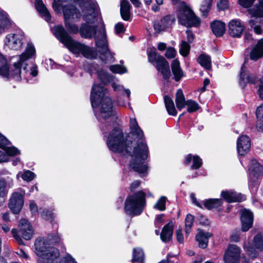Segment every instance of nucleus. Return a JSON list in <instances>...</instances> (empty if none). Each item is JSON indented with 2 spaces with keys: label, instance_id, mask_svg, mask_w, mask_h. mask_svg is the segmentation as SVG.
<instances>
[{
  "label": "nucleus",
  "instance_id": "obj_1",
  "mask_svg": "<svg viewBox=\"0 0 263 263\" xmlns=\"http://www.w3.org/2000/svg\"><path fill=\"white\" fill-rule=\"evenodd\" d=\"M129 127L130 134L138 139L137 146L134 147L133 151V158L130 167L135 172L140 174H143L147 172L148 167L144 164L143 161L148 157V147L147 145L143 142V133L139 126L136 119H130Z\"/></svg>",
  "mask_w": 263,
  "mask_h": 263
},
{
  "label": "nucleus",
  "instance_id": "obj_2",
  "mask_svg": "<svg viewBox=\"0 0 263 263\" xmlns=\"http://www.w3.org/2000/svg\"><path fill=\"white\" fill-rule=\"evenodd\" d=\"M35 54V49L33 45L31 43L27 44L25 51L19 56L18 60L14 63L12 67L10 68L6 77L8 79H13L16 81H21L22 73L24 78L25 74L30 70V74L33 77L37 76L38 72L36 67H31L28 69L27 61L34 57Z\"/></svg>",
  "mask_w": 263,
  "mask_h": 263
},
{
  "label": "nucleus",
  "instance_id": "obj_3",
  "mask_svg": "<svg viewBox=\"0 0 263 263\" xmlns=\"http://www.w3.org/2000/svg\"><path fill=\"white\" fill-rule=\"evenodd\" d=\"M107 90L100 85H93L90 95V101L93 108L98 106V112L96 114L98 119H106L112 115V102L106 96Z\"/></svg>",
  "mask_w": 263,
  "mask_h": 263
},
{
  "label": "nucleus",
  "instance_id": "obj_4",
  "mask_svg": "<svg viewBox=\"0 0 263 263\" xmlns=\"http://www.w3.org/2000/svg\"><path fill=\"white\" fill-rule=\"evenodd\" d=\"M89 23H82L80 28V33L82 37L95 39L96 45L99 49V51L101 55L108 58L111 56L110 51L108 47L106 40V34L104 27H101L97 30V26H91Z\"/></svg>",
  "mask_w": 263,
  "mask_h": 263
},
{
  "label": "nucleus",
  "instance_id": "obj_5",
  "mask_svg": "<svg viewBox=\"0 0 263 263\" xmlns=\"http://www.w3.org/2000/svg\"><path fill=\"white\" fill-rule=\"evenodd\" d=\"M107 144L112 152L123 155H131L132 149L129 143L125 140L122 130L119 127L114 128L110 133L107 139Z\"/></svg>",
  "mask_w": 263,
  "mask_h": 263
},
{
  "label": "nucleus",
  "instance_id": "obj_6",
  "mask_svg": "<svg viewBox=\"0 0 263 263\" xmlns=\"http://www.w3.org/2000/svg\"><path fill=\"white\" fill-rule=\"evenodd\" d=\"M145 205V194L139 191L128 196L125 200L124 210L126 214L130 216L140 215Z\"/></svg>",
  "mask_w": 263,
  "mask_h": 263
},
{
  "label": "nucleus",
  "instance_id": "obj_7",
  "mask_svg": "<svg viewBox=\"0 0 263 263\" xmlns=\"http://www.w3.org/2000/svg\"><path fill=\"white\" fill-rule=\"evenodd\" d=\"M53 32L60 42L64 44L70 51L74 54L81 53L84 44L73 40L62 25L55 26L53 29Z\"/></svg>",
  "mask_w": 263,
  "mask_h": 263
},
{
  "label": "nucleus",
  "instance_id": "obj_8",
  "mask_svg": "<svg viewBox=\"0 0 263 263\" xmlns=\"http://www.w3.org/2000/svg\"><path fill=\"white\" fill-rule=\"evenodd\" d=\"M148 61L155 65L157 70L161 72L164 79L168 80L171 77V71L168 62L161 55H158L155 49L152 50L148 54Z\"/></svg>",
  "mask_w": 263,
  "mask_h": 263
},
{
  "label": "nucleus",
  "instance_id": "obj_9",
  "mask_svg": "<svg viewBox=\"0 0 263 263\" xmlns=\"http://www.w3.org/2000/svg\"><path fill=\"white\" fill-rule=\"evenodd\" d=\"M178 19L179 23L186 27H198L200 24V18L186 5L180 8Z\"/></svg>",
  "mask_w": 263,
  "mask_h": 263
},
{
  "label": "nucleus",
  "instance_id": "obj_10",
  "mask_svg": "<svg viewBox=\"0 0 263 263\" xmlns=\"http://www.w3.org/2000/svg\"><path fill=\"white\" fill-rule=\"evenodd\" d=\"M25 191L20 188L12 193L9 200L8 206L11 211L15 214H18L24 205Z\"/></svg>",
  "mask_w": 263,
  "mask_h": 263
},
{
  "label": "nucleus",
  "instance_id": "obj_11",
  "mask_svg": "<svg viewBox=\"0 0 263 263\" xmlns=\"http://www.w3.org/2000/svg\"><path fill=\"white\" fill-rule=\"evenodd\" d=\"M83 18L89 24L95 23L97 20L100 10L96 1H90L85 9L83 10Z\"/></svg>",
  "mask_w": 263,
  "mask_h": 263
},
{
  "label": "nucleus",
  "instance_id": "obj_12",
  "mask_svg": "<svg viewBox=\"0 0 263 263\" xmlns=\"http://www.w3.org/2000/svg\"><path fill=\"white\" fill-rule=\"evenodd\" d=\"M249 170L250 175V185L255 186L258 183L259 177L263 173V166L256 160H252L250 163Z\"/></svg>",
  "mask_w": 263,
  "mask_h": 263
},
{
  "label": "nucleus",
  "instance_id": "obj_13",
  "mask_svg": "<svg viewBox=\"0 0 263 263\" xmlns=\"http://www.w3.org/2000/svg\"><path fill=\"white\" fill-rule=\"evenodd\" d=\"M24 39L22 33L10 34L6 37V44L10 48L17 50L22 47Z\"/></svg>",
  "mask_w": 263,
  "mask_h": 263
},
{
  "label": "nucleus",
  "instance_id": "obj_14",
  "mask_svg": "<svg viewBox=\"0 0 263 263\" xmlns=\"http://www.w3.org/2000/svg\"><path fill=\"white\" fill-rule=\"evenodd\" d=\"M240 250L235 245H230L226 251L224 260L226 263H237L240 258Z\"/></svg>",
  "mask_w": 263,
  "mask_h": 263
},
{
  "label": "nucleus",
  "instance_id": "obj_15",
  "mask_svg": "<svg viewBox=\"0 0 263 263\" xmlns=\"http://www.w3.org/2000/svg\"><path fill=\"white\" fill-rule=\"evenodd\" d=\"M240 220L242 231L243 232L248 231L253 225V213L250 211L246 209L242 210L241 212Z\"/></svg>",
  "mask_w": 263,
  "mask_h": 263
},
{
  "label": "nucleus",
  "instance_id": "obj_16",
  "mask_svg": "<svg viewBox=\"0 0 263 263\" xmlns=\"http://www.w3.org/2000/svg\"><path fill=\"white\" fill-rule=\"evenodd\" d=\"M175 17L173 15L165 16L160 21L155 22L154 27L156 31L160 32L170 27L174 23Z\"/></svg>",
  "mask_w": 263,
  "mask_h": 263
},
{
  "label": "nucleus",
  "instance_id": "obj_17",
  "mask_svg": "<svg viewBox=\"0 0 263 263\" xmlns=\"http://www.w3.org/2000/svg\"><path fill=\"white\" fill-rule=\"evenodd\" d=\"M251 147L250 138L247 135H242L237 140V151L239 155H245L250 151Z\"/></svg>",
  "mask_w": 263,
  "mask_h": 263
},
{
  "label": "nucleus",
  "instance_id": "obj_18",
  "mask_svg": "<svg viewBox=\"0 0 263 263\" xmlns=\"http://www.w3.org/2000/svg\"><path fill=\"white\" fill-rule=\"evenodd\" d=\"M19 227V233L25 239L29 240L32 237L33 235L32 227L27 220H21Z\"/></svg>",
  "mask_w": 263,
  "mask_h": 263
},
{
  "label": "nucleus",
  "instance_id": "obj_19",
  "mask_svg": "<svg viewBox=\"0 0 263 263\" xmlns=\"http://www.w3.org/2000/svg\"><path fill=\"white\" fill-rule=\"evenodd\" d=\"M221 196L229 203L241 202L246 199V197L244 195L232 190L222 191Z\"/></svg>",
  "mask_w": 263,
  "mask_h": 263
},
{
  "label": "nucleus",
  "instance_id": "obj_20",
  "mask_svg": "<svg viewBox=\"0 0 263 263\" xmlns=\"http://www.w3.org/2000/svg\"><path fill=\"white\" fill-rule=\"evenodd\" d=\"M244 30L240 21L237 20H233L229 24V32L231 36L233 37H240Z\"/></svg>",
  "mask_w": 263,
  "mask_h": 263
},
{
  "label": "nucleus",
  "instance_id": "obj_21",
  "mask_svg": "<svg viewBox=\"0 0 263 263\" xmlns=\"http://www.w3.org/2000/svg\"><path fill=\"white\" fill-rule=\"evenodd\" d=\"M58 250L53 247L49 248L48 251L39 258L40 263H52L53 261L59 256Z\"/></svg>",
  "mask_w": 263,
  "mask_h": 263
},
{
  "label": "nucleus",
  "instance_id": "obj_22",
  "mask_svg": "<svg viewBox=\"0 0 263 263\" xmlns=\"http://www.w3.org/2000/svg\"><path fill=\"white\" fill-rule=\"evenodd\" d=\"M246 63V60L245 61L243 65L241 66L240 74L239 84L242 88L246 86L247 83L254 84L255 83L256 80V78L254 75H251L243 71V69Z\"/></svg>",
  "mask_w": 263,
  "mask_h": 263
},
{
  "label": "nucleus",
  "instance_id": "obj_23",
  "mask_svg": "<svg viewBox=\"0 0 263 263\" xmlns=\"http://www.w3.org/2000/svg\"><path fill=\"white\" fill-rule=\"evenodd\" d=\"M36 253L41 257L44 253L48 251L51 247L49 246L48 242L44 238L37 239L34 243Z\"/></svg>",
  "mask_w": 263,
  "mask_h": 263
},
{
  "label": "nucleus",
  "instance_id": "obj_24",
  "mask_svg": "<svg viewBox=\"0 0 263 263\" xmlns=\"http://www.w3.org/2000/svg\"><path fill=\"white\" fill-rule=\"evenodd\" d=\"M63 14L65 20H69L72 18H79L80 17V12L75 6L71 5H66L63 9Z\"/></svg>",
  "mask_w": 263,
  "mask_h": 263
},
{
  "label": "nucleus",
  "instance_id": "obj_25",
  "mask_svg": "<svg viewBox=\"0 0 263 263\" xmlns=\"http://www.w3.org/2000/svg\"><path fill=\"white\" fill-rule=\"evenodd\" d=\"M263 56V39L259 40L250 52L251 60L257 61Z\"/></svg>",
  "mask_w": 263,
  "mask_h": 263
},
{
  "label": "nucleus",
  "instance_id": "obj_26",
  "mask_svg": "<svg viewBox=\"0 0 263 263\" xmlns=\"http://www.w3.org/2000/svg\"><path fill=\"white\" fill-rule=\"evenodd\" d=\"M212 234L209 232L199 231L196 236V240L198 242L199 247L205 249L208 246L209 238L212 237Z\"/></svg>",
  "mask_w": 263,
  "mask_h": 263
},
{
  "label": "nucleus",
  "instance_id": "obj_27",
  "mask_svg": "<svg viewBox=\"0 0 263 263\" xmlns=\"http://www.w3.org/2000/svg\"><path fill=\"white\" fill-rule=\"evenodd\" d=\"M173 223L172 222H169L163 228L160 237L164 242L170 241L173 236Z\"/></svg>",
  "mask_w": 263,
  "mask_h": 263
},
{
  "label": "nucleus",
  "instance_id": "obj_28",
  "mask_svg": "<svg viewBox=\"0 0 263 263\" xmlns=\"http://www.w3.org/2000/svg\"><path fill=\"white\" fill-rule=\"evenodd\" d=\"M171 69L175 81H180L183 77L184 73L180 67V63L177 60L175 59L173 60L171 64Z\"/></svg>",
  "mask_w": 263,
  "mask_h": 263
},
{
  "label": "nucleus",
  "instance_id": "obj_29",
  "mask_svg": "<svg viewBox=\"0 0 263 263\" xmlns=\"http://www.w3.org/2000/svg\"><path fill=\"white\" fill-rule=\"evenodd\" d=\"M213 33L216 36H222L225 32V24L221 21H215L211 24Z\"/></svg>",
  "mask_w": 263,
  "mask_h": 263
},
{
  "label": "nucleus",
  "instance_id": "obj_30",
  "mask_svg": "<svg viewBox=\"0 0 263 263\" xmlns=\"http://www.w3.org/2000/svg\"><path fill=\"white\" fill-rule=\"evenodd\" d=\"M132 6L127 0H122L120 5V13L122 18L125 21H128L130 17V10Z\"/></svg>",
  "mask_w": 263,
  "mask_h": 263
},
{
  "label": "nucleus",
  "instance_id": "obj_31",
  "mask_svg": "<svg viewBox=\"0 0 263 263\" xmlns=\"http://www.w3.org/2000/svg\"><path fill=\"white\" fill-rule=\"evenodd\" d=\"M35 7L46 21L48 22L51 20L50 14L42 0H35Z\"/></svg>",
  "mask_w": 263,
  "mask_h": 263
},
{
  "label": "nucleus",
  "instance_id": "obj_32",
  "mask_svg": "<svg viewBox=\"0 0 263 263\" xmlns=\"http://www.w3.org/2000/svg\"><path fill=\"white\" fill-rule=\"evenodd\" d=\"M175 103L177 109L179 110H181L185 106L186 101H185L184 95L181 89H178L176 92Z\"/></svg>",
  "mask_w": 263,
  "mask_h": 263
},
{
  "label": "nucleus",
  "instance_id": "obj_33",
  "mask_svg": "<svg viewBox=\"0 0 263 263\" xmlns=\"http://www.w3.org/2000/svg\"><path fill=\"white\" fill-rule=\"evenodd\" d=\"M164 100L165 106L168 114L173 116H176L177 111L175 108L173 100L170 97L165 96L164 97Z\"/></svg>",
  "mask_w": 263,
  "mask_h": 263
},
{
  "label": "nucleus",
  "instance_id": "obj_34",
  "mask_svg": "<svg viewBox=\"0 0 263 263\" xmlns=\"http://www.w3.org/2000/svg\"><path fill=\"white\" fill-rule=\"evenodd\" d=\"M249 12L254 17H263V0L259 1L258 4L249 10Z\"/></svg>",
  "mask_w": 263,
  "mask_h": 263
},
{
  "label": "nucleus",
  "instance_id": "obj_35",
  "mask_svg": "<svg viewBox=\"0 0 263 263\" xmlns=\"http://www.w3.org/2000/svg\"><path fill=\"white\" fill-rule=\"evenodd\" d=\"M222 204L221 199H209L206 200L204 203V206L208 210L217 208Z\"/></svg>",
  "mask_w": 263,
  "mask_h": 263
},
{
  "label": "nucleus",
  "instance_id": "obj_36",
  "mask_svg": "<svg viewBox=\"0 0 263 263\" xmlns=\"http://www.w3.org/2000/svg\"><path fill=\"white\" fill-rule=\"evenodd\" d=\"M198 63L206 69L211 68V60L209 55L204 54H201L198 58Z\"/></svg>",
  "mask_w": 263,
  "mask_h": 263
},
{
  "label": "nucleus",
  "instance_id": "obj_37",
  "mask_svg": "<svg viewBox=\"0 0 263 263\" xmlns=\"http://www.w3.org/2000/svg\"><path fill=\"white\" fill-rule=\"evenodd\" d=\"M144 252L141 248H134L133 251V262L143 263L144 261Z\"/></svg>",
  "mask_w": 263,
  "mask_h": 263
},
{
  "label": "nucleus",
  "instance_id": "obj_38",
  "mask_svg": "<svg viewBox=\"0 0 263 263\" xmlns=\"http://www.w3.org/2000/svg\"><path fill=\"white\" fill-rule=\"evenodd\" d=\"M10 24L7 14L0 10V32H4L6 28L10 26Z\"/></svg>",
  "mask_w": 263,
  "mask_h": 263
},
{
  "label": "nucleus",
  "instance_id": "obj_39",
  "mask_svg": "<svg viewBox=\"0 0 263 263\" xmlns=\"http://www.w3.org/2000/svg\"><path fill=\"white\" fill-rule=\"evenodd\" d=\"M84 57L87 59H95L97 57L96 51L93 48L84 45L81 53Z\"/></svg>",
  "mask_w": 263,
  "mask_h": 263
},
{
  "label": "nucleus",
  "instance_id": "obj_40",
  "mask_svg": "<svg viewBox=\"0 0 263 263\" xmlns=\"http://www.w3.org/2000/svg\"><path fill=\"white\" fill-rule=\"evenodd\" d=\"M260 18L258 17H254L252 18L249 21V25L251 28H253L254 32L257 34H261L263 31L261 29L259 22Z\"/></svg>",
  "mask_w": 263,
  "mask_h": 263
},
{
  "label": "nucleus",
  "instance_id": "obj_41",
  "mask_svg": "<svg viewBox=\"0 0 263 263\" xmlns=\"http://www.w3.org/2000/svg\"><path fill=\"white\" fill-rule=\"evenodd\" d=\"M9 71L6 60L0 53V74L4 77H6Z\"/></svg>",
  "mask_w": 263,
  "mask_h": 263
},
{
  "label": "nucleus",
  "instance_id": "obj_42",
  "mask_svg": "<svg viewBox=\"0 0 263 263\" xmlns=\"http://www.w3.org/2000/svg\"><path fill=\"white\" fill-rule=\"evenodd\" d=\"M194 217L191 214H187L186 215L185 220V231L186 236H187L191 232V228L193 224Z\"/></svg>",
  "mask_w": 263,
  "mask_h": 263
},
{
  "label": "nucleus",
  "instance_id": "obj_43",
  "mask_svg": "<svg viewBox=\"0 0 263 263\" xmlns=\"http://www.w3.org/2000/svg\"><path fill=\"white\" fill-rule=\"evenodd\" d=\"M212 0H204L200 7V11L202 15L206 16L211 9Z\"/></svg>",
  "mask_w": 263,
  "mask_h": 263
},
{
  "label": "nucleus",
  "instance_id": "obj_44",
  "mask_svg": "<svg viewBox=\"0 0 263 263\" xmlns=\"http://www.w3.org/2000/svg\"><path fill=\"white\" fill-rule=\"evenodd\" d=\"M64 23L65 26L69 33L77 34L80 32V29L77 25L71 23L68 20H65Z\"/></svg>",
  "mask_w": 263,
  "mask_h": 263
},
{
  "label": "nucleus",
  "instance_id": "obj_45",
  "mask_svg": "<svg viewBox=\"0 0 263 263\" xmlns=\"http://www.w3.org/2000/svg\"><path fill=\"white\" fill-rule=\"evenodd\" d=\"M244 249L251 258H255L258 255V252L249 243H245L244 244Z\"/></svg>",
  "mask_w": 263,
  "mask_h": 263
},
{
  "label": "nucleus",
  "instance_id": "obj_46",
  "mask_svg": "<svg viewBox=\"0 0 263 263\" xmlns=\"http://www.w3.org/2000/svg\"><path fill=\"white\" fill-rule=\"evenodd\" d=\"M185 106H187V111L190 113L195 112L199 108L198 104L195 101L192 100H187Z\"/></svg>",
  "mask_w": 263,
  "mask_h": 263
},
{
  "label": "nucleus",
  "instance_id": "obj_47",
  "mask_svg": "<svg viewBox=\"0 0 263 263\" xmlns=\"http://www.w3.org/2000/svg\"><path fill=\"white\" fill-rule=\"evenodd\" d=\"M98 76L99 79L103 84L107 83L110 80V75L102 69H101L100 71L98 72Z\"/></svg>",
  "mask_w": 263,
  "mask_h": 263
},
{
  "label": "nucleus",
  "instance_id": "obj_48",
  "mask_svg": "<svg viewBox=\"0 0 263 263\" xmlns=\"http://www.w3.org/2000/svg\"><path fill=\"white\" fill-rule=\"evenodd\" d=\"M166 197L165 196L161 197L155 204L154 208L161 211H164L166 209Z\"/></svg>",
  "mask_w": 263,
  "mask_h": 263
},
{
  "label": "nucleus",
  "instance_id": "obj_49",
  "mask_svg": "<svg viewBox=\"0 0 263 263\" xmlns=\"http://www.w3.org/2000/svg\"><path fill=\"white\" fill-rule=\"evenodd\" d=\"M257 124L263 129V104L257 107L256 111Z\"/></svg>",
  "mask_w": 263,
  "mask_h": 263
},
{
  "label": "nucleus",
  "instance_id": "obj_50",
  "mask_svg": "<svg viewBox=\"0 0 263 263\" xmlns=\"http://www.w3.org/2000/svg\"><path fill=\"white\" fill-rule=\"evenodd\" d=\"M39 212L41 215V216L43 218L46 220H49L51 221L53 219V213L47 209H43L40 208L39 210Z\"/></svg>",
  "mask_w": 263,
  "mask_h": 263
},
{
  "label": "nucleus",
  "instance_id": "obj_51",
  "mask_svg": "<svg viewBox=\"0 0 263 263\" xmlns=\"http://www.w3.org/2000/svg\"><path fill=\"white\" fill-rule=\"evenodd\" d=\"M109 70L115 73L122 74L127 72L126 67L119 65H113L109 67Z\"/></svg>",
  "mask_w": 263,
  "mask_h": 263
},
{
  "label": "nucleus",
  "instance_id": "obj_52",
  "mask_svg": "<svg viewBox=\"0 0 263 263\" xmlns=\"http://www.w3.org/2000/svg\"><path fill=\"white\" fill-rule=\"evenodd\" d=\"M190 49V46L189 43L185 41H182L179 50L180 54L184 57L186 56L189 53Z\"/></svg>",
  "mask_w": 263,
  "mask_h": 263
},
{
  "label": "nucleus",
  "instance_id": "obj_53",
  "mask_svg": "<svg viewBox=\"0 0 263 263\" xmlns=\"http://www.w3.org/2000/svg\"><path fill=\"white\" fill-rule=\"evenodd\" d=\"M85 69L91 74L95 73L98 74V72L100 70L99 65L96 63L88 64L85 66Z\"/></svg>",
  "mask_w": 263,
  "mask_h": 263
},
{
  "label": "nucleus",
  "instance_id": "obj_54",
  "mask_svg": "<svg viewBox=\"0 0 263 263\" xmlns=\"http://www.w3.org/2000/svg\"><path fill=\"white\" fill-rule=\"evenodd\" d=\"M4 150L5 151L6 154H5L7 156V157L8 158V156H14L15 155H17L20 153L19 150L17 149L15 147H9L7 146L6 147V148H4ZM8 159H7V161Z\"/></svg>",
  "mask_w": 263,
  "mask_h": 263
},
{
  "label": "nucleus",
  "instance_id": "obj_55",
  "mask_svg": "<svg viewBox=\"0 0 263 263\" xmlns=\"http://www.w3.org/2000/svg\"><path fill=\"white\" fill-rule=\"evenodd\" d=\"M254 243L256 248L263 250V240L261 235H257L254 238Z\"/></svg>",
  "mask_w": 263,
  "mask_h": 263
},
{
  "label": "nucleus",
  "instance_id": "obj_56",
  "mask_svg": "<svg viewBox=\"0 0 263 263\" xmlns=\"http://www.w3.org/2000/svg\"><path fill=\"white\" fill-rule=\"evenodd\" d=\"M7 194L6 182L4 179H0V197H5Z\"/></svg>",
  "mask_w": 263,
  "mask_h": 263
},
{
  "label": "nucleus",
  "instance_id": "obj_57",
  "mask_svg": "<svg viewBox=\"0 0 263 263\" xmlns=\"http://www.w3.org/2000/svg\"><path fill=\"white\" fill-rule=\"evenodd\" d=\"M193 164L191 166V169L197 170L202 165V159L197 156L193 157Z\"/></svg>",
  "mask_w": 263,
  "mask_h": 263
},
{
  "label": "nucleus",
  "instance_id": "obj_58",
  "mask_svg": "<svg viewBox=\"0 0 263 263\" xmlns=\"http://www.w3.org/2000/svg\"><path fill=\"white\" fill-rule=\"evenodd\" d=\"M21 177L23 180L27 181H30L34 179L35 174L30 171H26L24 172Z\"/></svg>",
  "mask_w": 263,
  "mask_h": 263
},
{
  "label": "nucleus",
  "instance_id": "obj_59",
  "mask_svg": "<svg viewBox=\"0 0 263 263\" xmlns=\"http://www.w3.org/2000/svg\"><path fill=\"white\" fill-rule=\"evenodd\" d=\"M11 233L13 236V237L15 238L16 241L20 245H24V243L23 242V241L22 239V238L20 237V236L18 234V232L17 230L15 229H13L11 230Z\"/></svg>",
  "mask_w": 263,
  "mask_h": 263
},
{
  "label": "nucleus",
  "instance_id": "obj_60",
  "mask_svg": "<svg viewBox=\"0 0 263 263\" xmlns=\"http://www.w3.org/2000/svg\"><path fill=\"white\" fill-rule=\"evenodd\" d=\"M9 141L0 133V148L4 149L10 144Z\"/></svg>",
  "mask_w": 263,
  "mask_h": 263
},
{
  "label": "nucleus",
  "instance_id": "obj_61",
  "mask_svg": "<svg viewBox=\"0 0 263 263\" xmlns=\"http://www.w3.org/2000/svg\"><path fill=\"white\" fill-rule=\"evenodd\" d=\"M176 53V50L174 48L169 47L167 48L165 55L167 59H173L175 57Z\"/></svg>",
  "mask_w": 263,
  "mask_h": 263
},
{
  "label": "nucleus",
  "instance_id": "obj_62",
  "mask_svg": "<svg viewBox=\"0 0 263 263\" xmlns=\"http://www.w3.org/2000/svg\"><path fill=\"white\" fill-rule=\"evenodd\" d=\"M255 0H239V4L245 7L249 8L252 6Z\"/></svg>",
  "mask_w": 263,
  "mask_h": 263
},
{
  "label": "nucleus",
  "instance_id": "obj_63",
  "mask_svg": "<svg viewBox=\"0 0 263 263\" xmlns=\"http://www.w3.org/2000/svg\"><path fill=\"white\" fill-rule=\"evenodd\" d=\"M217 7L219 10H224L228 7V2L227 0H220L217 4Z\"/></svg>",
  "mask_w": 263,
  "mask_h": 263
},
{
  "label": "nucleus",
  "instance_id": "obj_64",
  "mask_svg": "<svg viewBox=\"0 0 263 263\" xmlns=\"http://www.w3.org/2000/svg\"><path fill=\"white\" fill-rule=\"evenodd\" d=\"M258 94L259 98L261 99H263V77L259 80Z\"/></svg>",
  "mask_w": 263,
  "mask_h": 263
}]
</instances>
